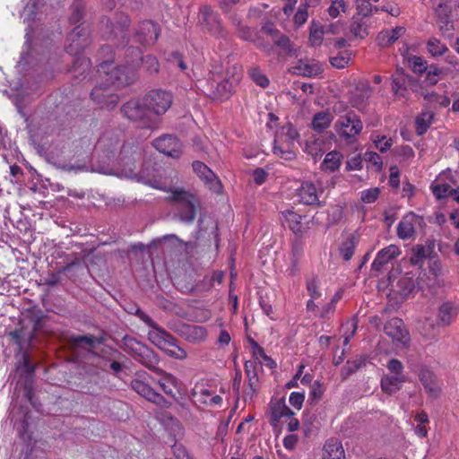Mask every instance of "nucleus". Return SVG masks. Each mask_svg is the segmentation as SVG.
<instances>
[{
	"label": "nucleus",
	"instance_id": "1",
	"mask_svg": "<svg viewBox=\"0 0 459 459\" xmlns=\"http://www.w3.org/2000/svg\"><path fill=\"white\" fill-rule=\"evenodd\" d=\"M107 158L108 161L99 160L91 167L85 164L71 165L68 167V170L91 171L104 175H121L132 178L135 175L134 171L137 165L141 163L143 152L139 147L130 144L124 145L120 152V162L123 167L120 173L113 168L110 156H107Z\"/></svg>",
	"mask_w": 459,
	"mask_h": 459
},
{
	"label": "nucleus",
	"instance_id": "2",
	"mask_svg": "<svg viewBox=\"0 0 459 459\" xmlns=\"http://www.w3.org/2000/svg\"><path fill=\"white\" fill-rule=\"evenodd\" d=\"M138 318L142 320L151 330L148 332V340L155 345L158 349L164 351L169 356H174L172 351L167 350L168 346L177 347L181 352V355L178 356V359H183L186 358V352L185 350L178 346V340L170 334L164 328L160 326L155 321H153L145 312L137 311Z\"/></svg>",
	"mask_w": 459,
	"mask_h": 459
},
{
	"label": "nucleus",
	"instance_id": "3",
	"mask_svg": "<svg viewBox=\"0 0 459 459\" xmlns=\"http://www.w3.org/2000/svg\"><path fill=\"white\" fill-rule=\"evenodd\" d=\"M122 348L134 360L141 363L155 374H161L162 369L158 367L159 355L149 346L138 342L136 339L126 335L122 339Z\"/></svg>",
	"mask_w": 459,
	"mask_h": 459
},
{
	"label": "nucleus",
	"instance_id": "4",
	"mask_svg": "<svg viewBox=\"0 0 459 459\" xmlns=\"http://www.w3.org/2000/svg\"><path fill=\"white\" fill-rule=\"evenodd\" d=\"M12 340L17 344L19 352L22 351V361L16 366L14 377L17 379V387L23 389V395L29 399V352L26 344L29 337L24 329L15 330L10 333Z\"/></svg>",
	"mask_w": 459,
	"mask_h": 459
},
{
	"label": "nucleus",
	"instance_id": "5",
	"mask_svg": "<svg viewBox=\"0 0 459 459\" xmlns=\"http://www.w3.org/2000/svg\"><path fill=\"white\" fill-rule=\"evenodd\" d=\"M111 64L102 62L98 69L105 74V81L114 88L133 83L136 79L137 60H130L126 65H119L109 70Z\"/></svg>",
	"mask_w": 459,
	"mask_h": 459
},
{
	"label": "nucleus",
	"instance_id": "6",
	"mask_svg": "<svg viewBox=\"0 0 459 459\" xmlns=\"http://www.w3.org/2000/svg\"><path fill=\"white\" fill-rule=\"evenodd\" d=\"M170 192L171 195L169 199L176 204L180 221L192 223L196 215L198 204L196 197L182 188H174Z\"/></svg>",
	"mask_w": 459,
	"mask_h": 459
},
{
	"label": "nucleus",
	"instance_id": "7",
	"mask_svg": "<svg viewBox=\"0 0 459 459\" xmlns=\"http://www.w3.org/2000/svg\"><path fill=\"white\" fill-rule=\"evenodd\" d=\"M363 129L362 121L352 111L348 112L334 123V130L338 136L347 144H352L357 141V136Z\"/></svg>",
	"mask_w": 459,
	"mask_h": 459
},
{
	"label": "nucleus",
	"instance_id": "8",
	"mask_svg": "<svg viewBox=\"0 0 459 459\" xmlns=\"http://www.w3.org/2000/svg\"><path fill=\"white\" fill-rule=\"evenodd\" d=\"M439 30L449 36L454 30V21L459 18V4L456 0H442L436 8Z\"/></svg>",
	"mask_w": 459,
	"mask_h": 459
},
{
	"label": "nucleus",
	"instance_id": "9",
	"mask_svg": "<svg viewBox=\"0 0 459 459\" xmlns=\"http://www.w3.org/2000/svg\"><path fill=\"white\" fill-rule=\"evenodd\" d=\"M121 112L129 120L141 123L143 127L152 126V117L144 104V98L128 100L122 106Z\"/></svg>",
	"mask_w": 459,
	"mask_h": 459
},
{
	"label": "nucleus",
	"instance_id": "10",
	"mask_svg": "<svg viewBox=\"0 0 459 459\" xmlns=\"http://www.w3.org/2000/svg\"><path fill=\"white\" fill-rule=\"evenodd\" d=\"M143 98L144 104L148 107L152 117L164 114L172 104L170 92L162 90H152Z\"/></svg>",
	"mask_w": 459,
	"mask_h": 459
},
{
	"label": "nucleus",
	"instance_id": "11",
	"mask_svg": "<svg viewBox=\"0 0 459 459\" xmlns=\"http://www.w3.org/2000/svg\"><path fill=\"white\" fill-rule=\"evenodd\" d=\"M324 194L322 187H316L312 182H303L297 189V197L299 203L305 205L314 207H322L325 204V201L320 200Z\"/></svg>",
	"mask_w": 459,
	"mask_h": 459
},
{
	"label": "nucleus",
	"instance_id": "12",
	"mask_svg": "<svg viewBox=\"0 0 459 459\" xmlns=\"http://www.w3.org/2000/svg\"><path fill=\"white\" fill-rule=\"evenodd\" d=\"M425 226L423 217L411 212L405 214L397 225V236L403 240L412 238L418 229Z\"/></svg>",
	"mask_w": 459,
	"mask_h": 459
},
{
	"label": "nucleus",
	"instance_id": "13",
	"mask_svg": "<svg viewBox=\"0 0 459 459\" xmlns=\"http://www.w3.org/2000/svg\"><path fill=\"white\" fill-rule=\"evenodd\" d=\"M91 98L101 108H113L118 102L115 88L108 82L95 86L91 92Z\"/></svg>",
	"mask_w": 459,
	"mask_h": 459
},
{
	"label": "nucleus",
	"instance_id": "14",
	"mask_svg": "<svg viewBox=\"0 0 459 459\" xmlns=\"http://www.w3.org/2000/svg\"><path fill=\"white\" fill-rule=\"evenodd\" d=\"M388 282L392 290L401 297L407 298L416 290V281L411 273L395 277L393 273L388 275Z\"/></svg>",
	"mask_w": 459,
	"mask_h": 459
},
{
	"label": "nucleus",
	"instance_id": "15",
	"mask_svg": "<svg viewBox=\"0 0 459 459\" xmlns=\"http://www.w3.org/2000/svg\"><path fill=\"white\" fill-rule=\"evenodd\" d=\"M28 414L29 410L26 405H14L11 411V417L12 420L13 421V427L17 430L20 438L24 441L26 449L29 447V445L27 444V441L29 440Z\"/></svg>",
	"mask_w": 459,
	"mask_h": 459
},
{
	"label": "nucleus",
	"instance_id": "16",
	"mask_svg": "<svg viewBox=\"0 0 459 459\" xmlns=\"http://www.w3.org/2000/svg\"><path fill=\"white\" fill-rule=\"evenodd\" d=\"M152 145L160 152L172 158H178L181 154L182 143L171 134H164L156 138L152 142Z\"/></svg>",
	"mask_w": 459,
	"mask_h": 459
},
{
	"label": "nucleus",
	"instance_id": "17",
	"mask_svg": "<svg viewBox=\"0 0 459 459\" xmlns=\"http://www.w3.org/2000/svg\"><path fill=\"white\" fill-rule=\"evenodd\" d=\"M160 30L152 21H143L138 24L135 30V41L143 46H152L158 39Z\"/></svg>",
	"mask_w": 459,
	"mask_h": 459
},
{
	"label": "nucleus",
	"instance_id": "18",
	"mask_svg": "<svg viewBox=\"0 0 459 459\" xmlns=\"http://www.w3.org/2000/svg\"><path fill=\"white\" fill-rule=\"evenodd\" d=\"M241 77L240 74H236L231 80L224 79L220 82L214 81L210 82V97L214 100H226L228 99L234 90V86L239 82Z\"/></svg>",
	"mask_w": 459,
	"mask_h": 459
},
{
	"label": "nucleus",
	"instance_id": "19",
	"mask_svg": "<svg viewBox=\"0 0 459 459\" xmlns=\"http://www.w3.org/2000/svg\"><path fill=\"white\" fill-rule=\"evenodd\" d=\"M384 331L394 342H397L404 346L410 342L409 332L405 328L403 320L400 318L394 317L390 319L385 325Z\"/></svg>",
	"mask_w": 459,
	"mask_h": 459
},
{
	"label": "nucleus",
	"instance_id": "20",
	"mask_svg": "<svg viewBox=\"0 0 459 459\" xmlns=\"http://www.w3.org/2000/svg\"><path fill=\"white\" fill-rule=\"evenodd\" d=\"M131 387L146 400L162 407L169 406V403L145 382L139 379H134L131 382Z\"/></svg>",
	"mask_w": 459,
	"mask_h": 459
},
{
	"label": "nucleus",
	"instance_id": "21",
	"mask_svg": "<svg viewBox=\"0 0 459 459\" xmlns=\"http://www.w3.org/2000/svg\"><path fill=\"white\" fill-rule=\"evenodd\" d=\"M400 249L395 245H389L377 252L372 264L371 271L378 273H381L388 263L395 259L400 255Z\"/></svg>",
	"mask_w": 459,
	"mask_h": 459
},
{
	"label": "nucleus",
	"instance_id": "22",
	"mask_svg": "<svg viewBox=\"0 0 459 459\" xmlns=\"http://www.w3.org/2000/svg\"><path fill=\"white\" fill-rule=\"evenodd\" d=\"M371 94L372 90L368 83H359L351 93L350 103L358 110L364 111Z\"/></svg>",
	"mask_w": 459,
	"mask_h": 459
},
{
	"label": "nucleus",
	"instance_id": "23",
	"mask_svg": "<svg viewBox=\"0 0 459 459\" xmlns=\"http://www.w3.org/2000/svg\"><path fill=\"white\" fill-rule=\"evenodd\" d=\"M445 271L440 261L434 260L429 264V276L426 286L429 290H435L437 288L444 287L446 281L444 279Z\"/></svg>",
	"mask_w": 459,
	"mask_h": 459
},
{
	"label": "nucleus",
	"instance_id": "24",
	"mask_svg": "<svg viewBox=\"0 0 459 459\" xmlns=\"http://www.w3.org/2000/svg\"><path fill=\"white\" fill-rule=\"evenodd\" d=\"M322 71L320 64L315 60H299L290 67L292 74L305 77L317 76Z\"/></svg>",
	"mask_w": 459,
	"mask_h": 459
},
{
	"label": "nucleus",
	"instance_id": "25",
	"mask_svg": "<svg viewBox=\"0 0 459 459\" xmlns=\"http://www.w3.org/2000/svg\"><path fill=\"white\" fill-rule=\"evenodd\" d=\"M271 410V424L274 427L281 421L282 418H290L294 412L286 405L285 399L280 398L277 401H272L270 403Z\"/></svg>",
	"mask_w": 459,
	"mask_h": 459
},
{
	"label": "nucleus",
	"instance_id": "26",
	"mask_svg": "<svg viewBox=\"0 0 459 459\" xmlns=\"http://www.w3.org/2000/svg\"><path fill=\"white\" fill-rule=\"evenodd\" d=\"M459 313V305L452 301L441 304L438 309L437 319L444 325H449Z\"/></svg>",
	"mask_w": 459,
	"mask_h": 459
},
{
	"label": "nucleus",
	"instance_id": "27",
	"mask_svg": "<svg viewBox=\"0 0 459 459\" xmlns=\"http://www.w3.org/2000/svg\"><path fill=\"white\" fill-rule=\"evenodd\" d=\"M199 22L208 30L216 33L219 32L221 24L218 15L208 6H204L200 10Z\"/></svg>",
	"mask_w": 459,
	"mask_h": 459
},
{
	"label": "nucleus",
	"instance_id": "28",
	"mask_svg": "<svg viewBox=\"0 0 459 459\" xmlns=\"http://www.w3.org/2000/svg\"><path fill=\"white\" fill-rule=\"evenodd\" d=\"M84 35V29L76 27L68 36V40L71 41L69 46L66 47V52L70 55H78L82 51L86 46V39H81Z\"/></svg>",
	"mask_w": 459,
	"mask_h": 459
},
{
	"label": "nucleus",
	"instance_id": "29",
	"mask_svg": "<svg viewBox=\"0 0 459 459\" xmlns=\"http://www.w3.org/2000/svg\"><path fill=\"white\" fill-rule=\"evenodd\" d=\"M405 33L402 26L391 30H385L378 33L377 42L381 48H388Z\"/></svg>",
	"mask_w": 459,
	"mask_h": 459
},
{
	"label": "nucleus",
	"instance_id": "30",
	"mask_svg": "<svg viewBox=\"0 0 459 459\" xmlns=\"http://www.w3.org/2000/svg\"><path fill=\"white\" fill-rule=\"evenodd\" d=\"M322 459H345L342 443L334 438L328 439L323 448Z\"/></svg>",
	"mask_w": 459,
	"mask_h": 459
},
{
	"label": "nucleus",
	"instance_id": "31",
	"mask_svg": "<svg viewBox=\"0 0 459 459\" xmlns=\"http://www.w3.org/2000/svg\"><path fill=\"white\" fill-rule=\"evenodd\" d=\"M301 219L302 216L292 210H285L281 212L282 224L286 225L296 235L301 234L303 231Z\"/></svg>",
	"mask_w": 459,
	"mask_h": 459
},
{
	"label": "nucleus",
	"instance_id": "32",
	"mask_svg": "<svg viewBox=\"0 0 459 459\" xmlns=\"http://www.w3.org/2000/svg\"><path fill=\"white\" fill-rule=\"evenodd\" d=\"M434 253V241L428 240L425 245H417L412 249L411 262L413 264H421L424 260L431 258Z\"/></svg>",
	"mask_w": 459,
	"mask_h": 459
},
{
	"label": "nucleus",
	"instance_id": "33",
	"mask_svg": "<svg viewBox=\"0 0 459 459\" xmlns=\"http://www.w3.org/2000/svg\"><path fill=\"white\" fill-rule=\"evenodd\" d=\"M180 333L185 336L186 341L192 343L204 341L207 335V332L204 327L190 325H182Z\"/></svg>",
	"mask_w": 459,
	"mask_h": 459
},
{
	"label": "nucleus",
	"instance_id": "34",
	"mask_svg": "<svg viewBox=\"0 0 459 459\" xmlns=\"http://www.w3.org/2000/svg\"><path fill=\"white\" fill-rule=\"evenodd\" d=\"M22 86V83L17 82L13 86V89L17 91V93H15L13 96V102L14 103L17 111L20 113V115L24 117L25 121L27 122L29 120L28 113H27V106L29 103L28 95L24 91H20V87Z\"/></svg>",
	"mask_w": 459,
	"mask_h": 459
},
{
	"label": "nucleus",
	"instance_id": "35",
	"mask_svg": "<svg viewBox=\"0 0 459 459\" xmlns=\"http://www.w3.org/2000/svg\"><path fill=\"white\" fill-rule=\"evenodd\" d=\"M126 51L135 56V57L132 60H137V66L141 63L143 67L150 73H157L159 71V63L156 57L152 56H146L142 57L140 50L134 48H129Z\"/></svg>",
	"mask_w": 459,
	"mask_h": 459
},
{
	"label": "nucleus",
	"instance_id": "36",
	"mask_svg": "<svg viewBox=\"0 0 459 459\" xmlns=\"http://www.w3.org/2000/svg\"><path fill=\"white\" fill-rule=\"evenodd\" d=\"M419 377L425 390L431 395L437 396L439 393V388L436 383V377L433 372L428 368H421Z\"/></svg>",
	"mask_w": 459,
	"mask_h": 459
},
{
	"label": "nucleus",
	"instance_id": "37",
	"mask_svg": "<svg viewBox=\"0 0 459 459\" xmlns=\"http://www.w3.org/2000/svg\"><path fill=\"white\" fill-rule=\"evenodd\" d=\"M160 376V379H159L158 384L162 389V391L169 396L175 398L176 393L175 390L178 389V379L171 374L165 372L162 370L161 374H158Z\"/></svg>",
	"mask_w": 459,
	"mask_h": 459
},
{
	"label": "nucleus",
	"instance_id": "38",
	"mask_svg": "<svg viewBox=\"0 0 459 459\" xmlns=\"http://www.w3.org/2000/svg\"><path fill=\"white\" fill-rule=\"evenodd\" d=\"M404 382V377L384 376L381 379V388L387 394H393L400 390L402 383Z\"/></svg>",
	"mask_w": 459,
	"mask_h": 459
},
{
	"label": "nucleus",
	"instance_id": "39",
	"mask_svg": "<svg viewBox=\"0 0 459 459\" xmlns=\"http://www.w3.org/2000/svg\"><path fill=\"white\" fill-rule=\"evenodd\" d=\"M299 135L298 131L291 125H287L276 134L274 142L275 143H286L287 146H290L299 138Z\"/></svg>",
	"mask_w": 459,
	"mask_h": 459
},
{
	"label": "nucleus",
	"instance_id": "40",
	"mask_svg": "<svg viewBox=\"0 0 459 459\" xmlns=\"http://www.w3.org/2000/svg\"><path fill=\"white\" fill-rule=\"evenodd\" d=\"M333 118V116L328 111L318 112L314 115L311 126L315 131L321 133L330 126Z\"/></svg>",
	"mask_w": 459,
	"mask_h": 459
},
{
	"label": "nucleus",
	"instance_id": "41",
	"mask_svg": "<svg viewBox=\"0 0 459 459\" xmlns=\"http://www.w3.org/2000/svg\"><path fill=\"white\" fill-rule=\"evenodd\" d=\"M350 31L355 38H366L368 35V29L364 18L353 15L350 25Z\"/></svg>",
	"mask_w": 459,
	"mask_h": 459
},
{
	"label": "nucleus",
	"instance_id": "42",
	"mask_svg": "<svg viewBox=\"0 0 459 459\" xmlns=\"http://www.w3.org/2000/svg\"><path fill=\"white\" fill-rule=\"evenodd\" d=\"M434 114L431 111H423L415 119V129L419 135L424 134L432 124Z\"/></svg>",
	"mask_w": 459,
	"mask_h": 459
},
{
	"label": "nucleus",
	"instance_id": "43",
	"mask_svg": "<svg viewBox=\"0 0 459 459\" xmlns=\"http://www.w3.org/2000/svg\"><path fill=\"white\" fill-rule=\"evenodd\" d=\"M323 145H324L323 139H321L319 137L314 138L312 140L307 141L305 147H304V151L307 154L311 155L315 160H316L317 159L321 158L324 153Z\"/></svg>",
	"mask_w": 459,
	"mask_h": 459
},
{
	"label": "nucleus",
	"instance_id": "44",
	"mask_svg": "<svg viewBox=\"0 0 459 459\" xmlns=\"http://www.w3.org/2000/svg\"><path fill=\"white\" fill-rule=\"evenodd\" d=\"M366 365V359L363 357L357 358L354 360H348L342 368L341 376L342 380L347 379L351 375L357 372L359 368Z\"/></svg>",
	"mask_w": 459,
	"mask_h": 459
},
{
	"label": "nucleus",
	"instance_id": "45",
	"mask_svg": "<svg viewBox=\"0 0 459 459\" xmlns=\"http://www.w3.org/2000/svg\"><path fill=\"white\" fill-rule=\"evenodd\" d=\"M357 245L358 237H356L354 234L349 235L347 238L342 242L340 247V253L344 260L348 261L352 257Z\"/></svg>",
	"mask_w": 459,
	"mask_h": 459
},
{
	"label": "nucleus",
	"instance_id": "46",
	"mask_svg": "<svg viewBox=\"0 0 459 459\" xmlns=\"http://www.w3.org/2000/svg\"><path fill=\"white\" fill-rule=\"evenodd\" d=\"M342 158V155L337 151L328 152L323 162L325 169L330 172L337 170L341 165Z\"/></svg>",
	"mask_w": 459,
	"mask_h": 459
},
{
	"label": "nucleus",
	"instance_id": "47",
	"mask_svg": "<svg viewBox=\"0 0 459 459\" xmlns=\"http://www.w3.org/2000/svg\"><path fill=\"white\" fill-rule=\"evenodd\" d=\"M378 7H373L371 3L368 0H357V13L355 16L366 18L372 14L373 12H377Z\"/></svg>",
	"mask_w": 459,
	"mask_h": 459
},
{
	"label": "nucleus",
	"instance_id": "48",
	"mask_svg": "<svg viewBox=\"0 0 459 459\" xmlns=\"http://www.w3.org/2000/svg\"><path fill=\"white\" fill-rule=\"evenodd\" d=\"M427 48L433 56H441L447 50L446 46L436 38L429 39Z\"/></svg>",
	"mask_w": 459,
	"mask_h": 459
},
{
	"label": "nucleus",
	"instance_id": "49",
	"mask_svg": "<svg viewBox=\"0 0 459 459\" xmlns=\"http://www.w3.org/2000/svg\"><path fill=\"white\" fill-rule=\"evenodd\" d=\"M351 54L348 52H341L335 56L330 58V63L333 66L342 69L344 68L350 62Z\"/></svg>",
	"mask_w": 459,
	"mask_h": 459
},
{
	"label": "nucleus",
	"instance_id": "50",
	"mask_svg": "<svg viewBox=\"0 0 459 459\" xmlns=\"http://www.w3.org/2000/svg\"><path fill=\"white\" fill-rule=\"evenodd\" d=\"M201 179L204 180L213 192L219 193L221 191V184L212 170H211V175L205 174Z\"/></svg>",
	"mask_w": 459,
	"mask_h": 459
},
{
	"label": "nucleus",
	"instance_id": "51",
	"mask_svg": "<svg viewBox=\"0 0 459 459\" xmlns=\"http://www.w3.org/2000/svg\"><path fill=\"white\" fill-rule=\"evenodd\" d=\"M363 160L370 163L377 171L382 169V159L375 152H366L363 155Z\"/></svg>",
	"mask_w": 459,
	"mask_h": 459
},
{
	"label": "nucleus",
	"instance_id": "52",
	"mask_svg": "<svg viewBox=\"0 0 459 459\" xmlns=\"http://www.w3.org/2000/svg\"><path fill=\"white\" fill-rule=\"evenodd\" d=\"M392 90L396 96H403L406 91L405 79L403 76L399 75L394 77L392 80Z\"/></svg>",
	"mask_w": 459,
	"mask_h": 459
},
{
	"label": "nucleus",
	"instance_id": "53",
	"mask_svg": "<svg viewBox=\"0 0 459 459\" xmlns=\"http://www.w3.org/2000/svg\"><path fill=\"white\" fill-rule=\"evenodd\" d=\"M432 192L437 199H442L446 196H452L453 188L447 184L436 185L432 186Z\"/></svg>",
	"mask_w": 459,
	"mask_h": 459
},
{
	"label": "nucleus",
	"instance_id": "54",
	"mask_svg": "<svg viewBox=\"0 0 459 459\" xmlns=\"http://www.w3.org/2000/svg\"><path fill=\"white\" fill-rule=\"evenodd\" d=\"M380 190L378 187H373L363 190L360 194V199L365 204H372L377 201Z\"/></svg>",
	"mask_w": 459,
	"mask_h": 459
},
{
	"label": "nucleus",
	"instance_id": "55",
	"mask_svg": "<svg viewBox=\"0 0 459 459\" xmlns=\"http://www.w3.org/2000/svg\"><path fill=\"white\" fill-rule=\"evenodd\" d=\"M250 77L259 86L265 88L269 84L268 78L258 69L253 68L250 70Z\"/></svg>",
	"mask_w": 459,
	"mask_h": 459
},
{
	"label": "nucleus",
	"instance_id": "56",
	"mask_svg": "<svg viewBox=\"0 0 459 459\" xmlns=\"http://www.w3.org/2000/svg\"><path fill=\"white\" fill-rule=\"evenodd\" d=\"M104 339L102 337L97 338L91 335H79L74 338L76 344L85 343L90 347H95L96 344L102 343Z\"/></svg>",
	"mask_w": 459,
	"mask_h": 459
},
{
	"label": "nucleus",
	"instance_id": "57",
	"mask_svg": "<svg viewBox=\"0 0 459 459\" xmlns=\"http://www.w3.org/2000/svg\"><path fill=\"white\" fill-rule=\"evenodd\" d=\"M318 280L316 277H312L307 281V290L312 299H318L321 293L318 290Z\"/></svg>",
	"mask_w": 459,
	"mask_h": 459
},
{
	"label": "nucleus",
	"instance_id": "58",
	"mask_svg": "<svg viewBox=\"0 0 459 459\" xmlns=\"http://www.w3.org/2000/svg\"><path fill=\"white\" fill-rule=\"evenodd\" d=\"M274 45L282 48L287 55L292 56L294 54L290 40L286 35L279 36L277 39H275Z\"/></svg>",
	"mask_w": 459,
	"mask_h": 459
},
{
	"label": "nucleus",
	"instance_id": "59",
	"mask_svg": "<svg viewBox=\"0 0 459 459\" xmlns=\"http://www.w3.org/2000/svg\"><path fill=\"white\" fill-rule=\"evenodd\" d=\"M345 12V3L343 0H332V4L328 8V13L332 18H336L340 12Z\"/></svg>",
	"mask_w": 459,
	"mask_h": 459
},
{
	"label": "nucleus",
	"instance_id": "60",
	"mask_svg": "<svg viewBox=\"0 0 459 459\" xmlns=\"http://www.w3.org/2000/svg\"><path fill=\"white\" fill-rule=\"evenodd\" d=\"M324 388L322 385H320L318 382H316L311 388V391L309 393V402L311 404L316 403L323 395Z\"/></svg>",
	"mask_w": 459,
	"mask_h": 459
},
{
	"label": "nucleus",
	"instance_id": "61",
	"mask_svg": "<svg viewBox=\"0 0 459 459\" xmlns=\"http://www.w3.org/2000/svg\"><path fill=\"white\" fill-rule=\"evenodd\" d=\"M238 34L239 37L245 40L252 42L255 41L256 35L254 30L251 28L241 24L240 22L238 23Z\"/></svg>",
	"mask_w": 459,
	"mask_h": 459
},
{
	"label": "nucleus",
	"instance_id": "62",
	"mask_svg": "<svg viewBox=\"0 0 459 459\" xmlns=\"http://www.w3.org/2000/svg\"><path fill=\"white\" fill-rule=\"evenodd\" d=\"M305 400V394L300 392H292L290 395L289 402L295 409L300 410Z\"/></svg>",
	"mask_w": 459,
	"mask_h": 459
},
{
	"label": "nucleus",
	"instance_id": "63",
	"mask_svg": "<svg viewBox=\"0 0 459 459\" xmlns=\"http://www.w3.org/2000/svg\"><path fill=\"white\" fill-rule=\"evenodd\" d=\"M307 5L304 4L303 6H299L296 12L294 15V22L299 26L303 25L307 22Z\"/></svg>",
	"mask_w": 459,
	"mask_h": 459
},
{
	"label": "nucleus",
	"instance_id": "64",
	"mask_svg": "<svg viewBox=\"0 0 459 459\" xmlns=\"http://www.w3.org/2000/svg\"><path fill=\"white\" fill-rule=\"evenodd\" d=\"M386 367L391 373L394 374V376L404 377L403 375V366L399 359H390Z\"/></svg>",
	"mask_w": 459,
	"mask_h": 459
}]
</instances>
